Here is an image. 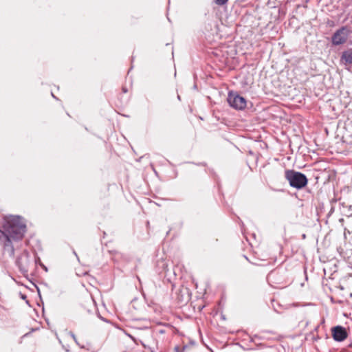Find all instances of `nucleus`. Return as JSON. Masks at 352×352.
Here are the masks:
<instances>
[{"instance_id": "f257e3e1", "label": "nucleus", "mask_w": 352, "mask_h": 352, "mask_svg": "<svg viewBox=\"0 0 352 352\" xmlns=\"http://www.w3.org/2000/svg\"><path fill=\"white\" fill-rule=\"evenodd\" d=\"M26 232V226L19 216L5 217L2 228H0V245L9 256L14 254L12 241L21 239Z\"/></svg>"}, {"instance_id": "f03ea898", "label": "nucleus", "mask_w": 352, "mask_h": 352, "mask_svg": "<svg viewBox=\"0 0 352 352\" xmlns=\"http://www.w3.org/2000/svg\"><path fill=\"white\" fill-rule=\"evenodd\" d=\"M285 176L289 185L293 188L301 189L307 184V177L300 172L287 170L285 171Z\"/></svg>"}, {"instance_id": "7ed1b4c3", "label": "nucleus", "mask_w": 352, "mask_h": 352, "mask_svg": "<svg viewBox=\"0 0 352 352\" xmlns=\"http://www.w3.org/2000/svg\"><path fill=\"white\" fill-rule=\"evenodd\" d=\"M227 100L230 107L235 109L241 110L246 107L245 99L236 93L229 92Z\"/></svg>"}, {"instance_id": "20e7f679", "label": "nucleus", "mask_w": 352, "mask_h": 352, "mask_svg": "<svg viewBox=\"0 0 352 352\" xmlns=\"http://www.w3.org/2000/svg\"><path fill=\"white\" fill-rule=\"evenodd\" d=\"M349 32L345 27L338 30L332 36V43L335 45H339L344 43L349 36Z\"/></svg>"}, {"instance_id": "39448f33", "label": "nucleus", "mask_w": 352, "mask_h": 352, "mask_svg": "<svg viewBox=\"0 0 352 352\" xmlns=\"http://www.w3.org/2000/svg\"><path fill=\"white\" fill-rule=\"evenodd\" d=\"M30 263V255L27 251H23L16 258V263L21 271L28 272V265Z\"/></svg>"}, {"instance_id": "423d86ee", "label": "nucleus", "mask_w": 352, "mask_h": 352, "mask_svg": "<svg viewBox=\"0 0 352 352\" xmlns=\"http://www.w3.org/2000/svg\"><path fill=\"white\" fill-rule=\"evenodd\" d=\"M332 336L336 341L342 342L347 338L348 333L345 328L336 326L332 329Z\"/></svg>"}, {"instance_id": "0eeeda50", "label": "nucleus", "mask_w": 352, "mask_h": 352, "mask_svg": "<svg viewBox=\"0 0 352 352\" xmlns=\"http://www.w3.org/2000/svg\"><path fill=\"white\" fill-rule=\"evenodd\" d=\"M341 60L345 64H352V49L347 50L342 52Z\"/></svg>"}, {"instance_id": "6e6552de", "label": "nucleus", "mask_w": 352, "mask_h": 352, "mask_svg": "<svg viewBox=\"0 0 352 352\" xmlns=\"http://www.w3.org/2000/svg\"><path fill=\"white\" fill-rule=\"evenodd\" d=\"M228 1V0H214V2L219 6H222L226 4Z\"/></svg>"}, {"instance_id": "1a4fd4ad", "label": "nucleus", "mask_w": 352, "mask_h": 352, "mask_svg": "<svg viewBox=\"0 0 352 352\" xmlns=\"http://www.w3.org/2000/svg\"><path fill=\"white\" fill-rule=\"evenodd\" d=\"M71 336H72V338L74 340V341L76 342H77L76 338L75 335L73 333H71Z\"/></svg>"}, {"instance_id": "9d476101", "label": "nucleus", "mask_w": 352, "mask_h": 352, "mask_svg": "<svg viewBox=\"0 0 352 352\" xmlns=\"http://www.w3.org/2000/svg\"><path fill=\"white\" fill-rule=\"evenodd\" d=\"M123 91L126 93V89L125 88H123Z\"/></svg>"}]
</instances>
